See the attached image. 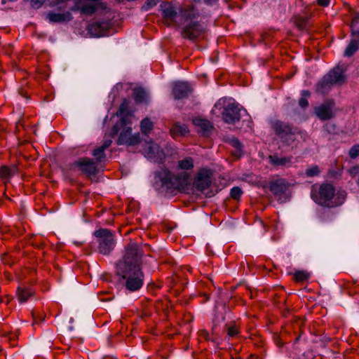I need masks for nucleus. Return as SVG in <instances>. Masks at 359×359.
<instances>
[{
    "instance_id": "1",
    "label": "nucleus",
    "mask_w": 359,
    "mask_h": 359,
    "mask_svg": "<svg viewBox=\"0 0 359 359\" xmlns=\"http://www.w3.org/2000/svg\"><path fill=\"white\" fill-rule=\"evenodd\" d=\"M128 102L124 101L120 106L117 116L121 117V124L123 125L121 131L117 140L118 144H126L128 146H134L137 144L140 141L139 133H132V128L126 126L131 123L128 120L132 118L133 115L128 112Z\"/></svg>"
},
{
    "instance_id": "2",
    "label": "nucleus",
    "mask_w": 359,
    "mask_h": 359,
    "mask_svg": "<svg viewBox=\"0 0 359 359\" xmlns=\"http://www.w3.org/2000/svg\"><path fill=\"white\" fill-rule=\"evenodd\" d=\"M117 269V274L125 281L127 290L135 292L140 290L143 285L144 275L141 266L125 267L121 266Z\"/></svg>"
},
{
    "instance_id": "3",
    "label": "nucleus",
    "mask_w": 359,
    "mask_h": 359,
    "mask_svg": "<svg viewBox=\"0 0 359 359\" xmlns=\"http://www.w3.org/2000/svg\"><path fill=\"white\" fill-rule=\"evenodd\" d=\"M143 251L135 243H130L125 248L122 259L117 264L116 268L140 266Z\"/></svg>"
},
{
    "instance_id": "4",
    "label": "nucleus",
    "mask_w": 359,
    "mask_h": 359,
    "mask_svg": "<svg viewBox=\"0 0 359 359\" xmlns=\"http://www.w3.org/2000/svg\"><path fill=\"white\" fill-rule=\"evenodd\" d=\"M161 8L163 18L168 26L182 25L190 12V10L187 9L181 10L178 12L179 9L170 4H164L161 5Z\"/></svg>"
},
{
    "instance_id": "5",
    "label": "nucleus",
    "mask_w": 359,
    "mask_h": 359,
    "mask_svg": "<svg viewBox=\"0 0 359 359\" xmlns=\"http://www.w3.org/2000/svg\"><path fill=\"white\" fill-rule=\"evenodd\" d=\"M94 236L97 239L98 251L104 255H109L116 245L112 232L107 229H100L94 232Z\"/></svg>"
},
{
    "instance_id": "6",
    "label": "nucleus",
    "mask_w": 359,
    "mask_h": 359,
    "mask_svg": "<svg viewBox=\"0 0 359 359\" xmlns=\"http://www.w3.org/2000/svg\"><path fill=\"white\" fill-rule=\"evenodd\" d=\"M335 189L332 184H323L318 189H313L311 197L313 201L321 205L332 207L335 203L332 201L334 196Z\"/></svg>"
},
{
    "instance_id": "7",
    "label": "nucleus",
    "mask_w": 359,
    "mask_h": 359,
    "mask_svg": "<svg viewBox=\"0 0 359 359\" xmlns=\"http://www.w3.org/2000/svg\"><path fill=\"white\" fill-rule=\"evenodd\" d=\"M196 15L197 13L192 9L190 10V12L182 24V34L186 38L195 39L199 36L205 30V27L203 25L194 20Z\"/></svg>"
},
{
    "instance_id": "8",
    "label": "nucleus",
    "mask_w": 359,
    "mask_h": 359,
    "mask_svg": "<svg viewBox=\"0 0 359 359\" xmlns=\"http://www.w3.org/2000/svg\"><path fill=\"white\" fill-rule=\"evenodd\" d=\"M273 128L281 141L287 145L292 144L299 134L297 128H292L290 126L280 121L275 122Z\"/></svg>"
},
{
    "instance_id": "9",
    "label": "nucleus",
    "mask_w": 359,
    "mask_h": 359,
    "mask_svg": "<svg viewBox=\"0 0 359 359\" xmlns=\"http://www.w3.org/2000/svg\"><path fill=\"white\" fill-rule=\"evenodd\" d=\"M101 166L97 163L88 158H83L76 161L70 168L72 170L80 171L88 176L95 175Z\"/></svg>"
},
{
    "instance_id": "10",
    "label": "nucleus",
    "mask_w": 359,
    "mask_h": 359,
    "mask_svg": "<svg viewBox=\"0 0 359 359\" xmlns=\"http://www.w3.org/2000/svg\"><path fill=\"white\" fill-rule=\"evenodd\" d=\"M142 152L146 158L154 161L160 162L165 158L163 150L158 144L151 140H145L143 144Z\"/></svg>"
},
{
    "instance_id": "11",
    "label": "nucleus",
    "mask_w": 359,
    "mask_h": 359,
    "mask_svg": "<svg viewBox=\"0 0 359 359\" xmlns=\"http://www.w3.org/2000/svg\"><path fill=\"white\" fill-rule=\"evenodd\" d=\"M211 172L208 169H201L195 177L194 184L196 189L203 191L208 189L211 184Z\"/></svg>"
},
{
    "instance_id": "12",
    "label": "nucleus",
    "mask_w": 359,
    "mask_h": 359,
    "mask_svg": "<svg viewBox=\"0 0 359 359\" xmlns=\"http://www.w3.org/2000/svg\"><path fill=\"white\" fill-rule=\"evenodd\" d=\"M224 121L229 124H235L240 120L241 110L235 104H229L222 112Z\"/></svg>"
},
{
    "instance_id": "13",
    "label": "nucleus",
    "mask_w": 359,
    "mask_h": 359,
    "mask_svg": "<svg viewBox=\"0 0 359 359\" xmlns=\"http://www.w3.org/2000/svg\"><path fill=\"white\" fill-rule=\"evenodd\" d=\"M334 104L332 102H326L314 109L316 116L321 121L329 120L334 116Z\"/></svg>"
},
{
    "instance_id": "14",
    "label": "nucleus",
    "mask_w": 359,
    "mask_h": 359,
    "mask_svg": "<svg viewBox=\"0 0 359 359\" xmlns=\"http://www.w3.org/2000/svg\"><path fill=\"white\" fill-rule=\"evenodd\" d=\"M192 122L194 126L197 128L198 133L203 135H208L213 128L209 121L200 117L193 118Z\"/></svg>"
},
{
    "instance_id": "15",
    "label": "nucleus",
    "mask_w": 359,
    "mask_h": 359,
    "mask_svg": "<svg viewBox=\"0 0 359 359\" xmlns=\"http://www.w3.org/2000/svg\"><path fill=\"white\" fill-rule=\"evenodd\" d=\"M327 79H330L333 85H341L346 81L344 69L339 66L333 68L327 74Z\"/></svg>"
},
{
    "instance_id": "16",
    "label": "nucleus",
    "mask_w": 359,
    "mask_h": 359,
    "mask_svg": "<svg viewBox=\"0 0 359 359\" xmlns=\"http://www.w3.org/2000/svg\"><path fill=\"white\" fill-rule=\"evenodd\" d=\"M191 89L187 83L175 82L172 86V94L175 99H182L187 96Z\"/></svg>"
},
{
    "instance_id": "17",
    "label": "nucleus",
    "mask_w": 359,
    "mask_h": 359,
    "mask_svg": "<svg viewBox=\"0 0 359 359\" xmlns=\"http://www.w3.org/2000/svg\"><path fill=\"white\" fill-rule=\"evenodd\" d=\"M171 180L177 189L184 190L189 184V175L187 172H182L174 176Z\"/></svg>"
},
{
    "instance_id": "18",
    "label": "nucleus",
    "mask_w": 359,
    "mask_h": 359,
    "mask_svg": "<svg viewBox=\"0 0 359 359\" xmlns=\"http://www.w3.org/2000/svg\"><path fill=\"white\" fill-rule=\"evenodd\" d=\"M288 184L284 179H278L271 182L269 189L276 196H280L287 189Z\"/></svg>"
},
{
    "instance_id": "19",
    "label": "nucleus",
    "mask_w": 359,
    "mask_h": 359,
    "mask_svg": "<svg viewBox=\"0 0 359 359\" xmlns=\"http://www.w3.org/2000/svg\"><path fill=\"white\" fill-rule=\"evenodd\" d=\"M112 140L111 139H106L104 140L103 144L95 148L93 151V155L96 159V163L100 165L106 157L104 150L107 149L111 144Z\"/></svg>"
},
{
    "instance_id": "20",
    "label": "nucleus",
    "mask_w": 359,
    "mask_h": 359,
    "mask_svg": "<svg viewBox=\"0 0 359 359\" xmlns=\"http://www.w3.org/2000/svg\"><path fill=\"white\" fill-rule=\"evenodd\" d=\"M47 18L50 22H60L70 20L72 19V15L69 11L62 13H49L47 15Z\"/></svg>"
},
{
    "instance_id": "21",
    "label": "nucleus",
    "mask_w": 359,
    "mask_h": 359,
    "mask_svg": "<svg viewBox=\"0 0 359 359\" xmlns=\"http://www.w3.org/2000/svg\"><path fill=\"white\" fill-rule=\"evenodd\" d=\"M189 130L187 126L184 124L176 123L170 129V134L173 137L177 136H184L189 133Z\"/></svg>"
},
{
    "instance_id": "22",
    "label": "nucleus",
    "mask_w": 359,
    "mask_h": 359,
    "mask_svg": "<svg viewBox=\"0 0 359 359\" xmlns=\"http://www.w3.org/2000/svg\"><path fill=\"white\" fill-rule=\"evenodd\" d=\"M332 86H334L333 83L330 82V79H327V75H325L318 83L316 90L319 93L325 94L330 90Z\"/></svg>"
},
{
    "instance_id": "23",
    "label": "nucleus",
    "mask_w": 359,
    "mask_h": 359,
    "mask_svg": "<svg viewBox=\"0 0 359 359\" xmlns=\"http://www.w3.org/2000/svg\"><path fill=\"white\" fill-rule=\"evenodd\" d=\"M270 162L275 165L289 166L292 163L291 157H279L278 156H270Z\"/></svg>"
},
{
    "instance_id": "24",
    "label": "nucleus",
    "mask_w": 359,
    "mask_h": 359,
    "mask_svg": "<svg viewBox=\"0 0 359 359\" xmlns=\"http://www.w3.org/2000/svg\"><path fill=\"white\" fill-rule=\"evenodd\" d=\"M133 96L137 103L146 102L149 98L147 92L142 88H135L133 90Z\"/></svg>"
},
{
    "instance_id": "25",
    "label": "nucleus",
    "mask_w": 359,
    "mask_h": 359,
    "mask_svg": "<svg viewBox=\"0 0 359 359\" xmlns=\"http://www.w3.org/2000/svg\"><path fill=\"white\" fill-rule=\"evenodd\" d=\"M17 172L18 168L15 165H13L11 168L2 166L0 168V177L3 180H8Z\"/></svg>"
},
{
    "instance_id": "26",
    "label": "nucleus",
    "mask_w": 359,
    "mask_h": 359,
    "mask_svg": "<svg viewBox=\"0 0 359 359\" xmlns=\"http://www.w3.org/2000/svg\"><path fill=\"white\" fill-rule=\"evenodd\" d=\"M34 292L29 289L18 287L17 295L20 302H25L29 297L33 295Z\"/></svg>"
},
{
    "instance_id": "27",
    "label": "nucleus",
    "mask_w": 359,
    "mask_h": 359,
    "mask_svg": "<svg viewBox=\"0 0 359 359\" xmlns=\"http://www.w3.org/2000/svg\"><path fill=\"white\" fill-rule=\"evenodd\" d=\"M153 128L154 123L149 118H144L140 123L141 132L144 135L149 134Z\"/></svg>"
},
{
    "instance_id": "28",
    "label": "nucleus",
    "mask_w": 359,
    "mask_h": 359,
    "mask_svg": "<svg viewBox=\"0 0 359 359\" xmlns=\"http://www.w3.org/2000/svg\"><path fill=\"white\" fill-rule=\"evenodd\" d=\"M359 48V43L355 40H351L344 51V55L347 57L351 56Z\"/></svg>"
},
{
    "instance_id": "29",
    "label": "nucleus",
    "mask_w": 359,
    "mask_h": 359,
    "mask_svg": "<svg viewBox=\"0 0 359 359\" xmlns=\"http://www.w3.org/2000/svg\"><path fill=\"white\" fill-rule=\"evenodd\" d=\"M230 144L235 148V150L233 151V156L236 157H240L242 154V144L239 142L238 139L232 138L230 140Z\"/></svg>"
},
{
    "instance_id": "30",
    "label": "nucleus",
    "mask_w": 359,
    "mask_h": 359,
    "mask_svg": "<svg viewBox=\"0 0 359 359\" xmlns=\"http://www.w3.org/2000/svg\"><path fill=\"white\" fill-rule=\"evenodd\" d=\"M178 166L182 170H191L194 167V162L191 158H186L178 162Z\"/></svg>"
},
{
    "instance_id": "31",
    "label": "nucleus",
    "mask_w": 359,
    "mask_h": 359,
    "mask_svg": "<svg viewBox=\"0 0 359 359\" xmlns=\"http://www.w3.org/2000/svg\"><path fill=\"white\" fill-rule=\"evenodd\" d=\"M351 31L353 35L359 36V16L355 17L351 23Z\"/></svg>"
},
{
    "instance_id": "32",
    "label": "nucleus",
    "mask_w": 359,
    "mask_h": 359,
    "mask_svg": "<svg viewBox=\"0 0 359 359\" xmlns=\"http://www.w3.org/2000/svg\"><path fill=\"white\" fill-rule=\"evenodd\" d=\"M294 276L297 281H303L309 277V273L304 271H298L294 273Z\"/></svg>"
},
{
    "instance_id": "33",
    "label": "nucleus",
    "mask_w": 359,
    "mask_h": 359,
    "mask_svg": "<svg viewBox=\"0 0 359 359\" xmlns=\"http://www.w3.org/2000/svg\"><path fill=\"white\" fill-rule=\"evenodd\" d=\"M320 173L319 168L317 165H313L307 168L305 171V174L307 177H314Z\"/></svg>"
},
{
    "instance_id": "34",
    "label": "nucleus",
    "mask_w": 359,
    "mask_h": 359,
    "mask_svg": "<svg viewBox=\"0 0 359 359\" xmlns=\"http://www.w3.org/2000/svg\"><path fill=\"white\" fill-rule=\"evenodd\" d=\"M158 1L159 0H147L142 6V9L144 11H148L152 7L155 6L158 3Z\"/></svg>"
},
{
    "instance_id": "35",
    "label": "nucleus",
    "mask_w": 359,
    "mask_h": 359,
    "mask_svg": "<svg viewBox=\"0 0 359 359\" xmlns=\"http://www.w3.org/2000/svg\"><path fill=\"white\" fill-rule=\"evenodd\" d=\"M242 193L243 192L239 187H235L231 190V196L235 199H238L241 197Z\"/></svg>"
},
{
    "instance_id": "36",
    "label": "nucleus",
    "mask_w": 359,
    "mask_h": 359,
    "mask_svg": "<svg viewBox=\"0 0 359 359\" xmlns=\"http://www.w3.org/2000/svg\"><path fill=\"white\" fill-rule=\"evenodd\" d=\"M349 155L352 158L359 156V145L352 147L349 151Z\"/></svg>"
},
{
    "instance_id": "37",
    "label": "nucleus",
    "mask_w": 359,
    "mask_h": 359,
    "mask_svg": "<svg viewBox=\"0 0 359 359\" xmlns=\"http://www.w3.org/2000/svg\"><path fill=\"white\" fill-rule=\"evenodd\" d=\"M46 0H32V6L34 8H39Z\"/></svg>"
},
{
    "instance_id": "38",
    "label": "nucleus",
    "mask_w": 359,
    "mask_h": 359,
    "mask_svg": "<svg viewBox=\"0 0 359 359\" xmlns=\"http://www.w3.org/2000/svg\"><path fill=\"white\" fill-rule=\"evenodd\" d=\"M299 104L302 108L306 107L309 105L307 99L305 97H301L299 100Z\"/></svg>"
},
{
    "instance_id": "39",
    "label": "nucleus",
    "mask_w": 359,
    "mask_h": 359,
    "mask_svg": "<svg viewBox=\"0 0 359 359\" xmlns=\"http://www.w3.org/2000/svg\"><path fill=\"white\" fill-rule=\"evenodd\" d=\"M238 333V330L235 327H230L228 328V335L231 337H233L236 335Z\"/></svg>"
},
{
    "instance_id": "40",
    "label": "nucleus",
    "mask_w": 359,
    "mask_h": 359,
    "mask_svg": "<svg viewBox=\"0 0 359 359\" xmlns=\"http://www.w3.org/2000/svg\"><path fill=\"white\" fill-rule=\"evenodd\" d=\"M317 2L321 6H327L330 4V0H317Z\"/></svg>"
},
{
    "instance_id": "41",
    "label": "nucleus",
    "mask_w": 359,
    "mask_h": 359,
    "mask_svg": "<svg viewBox=\"0 0 359 359\" xmlns=\"http://www.w3.org/2000/svg\"><path fill=\"white\" fill-rule=\"evenodd\" d=\"M310 92L308 90H304L302 91V97H305L307 99L309 97H310Z\"/></svg>"
},
{
    "instance_id": "42",
    "label": "nucleus",
    "mask_w": 359,
    "mask_h": 359,
    "mask_svg": "<svg viewBox=\"0 0 359 359\" xmlns=\"http://www.w3.org/2000/svg\"><path fill=\"white\" fill-rule=\"evenodd\" d=\"M118 126H114L113 130H112V132L110 134V136L111 137H114L116 134H117L118 131Z\"/></svg>"
},
{
    "instance_id": "43",
    "label": "nucleus",
    "mask_w": 359,
    "mask_h": 359,
    "mask_svg": "<svg viewBox=\"0 0 359 359\" xmlns=\"http://www.w3.org/2000/svg\"><path fill=\"white\" fill-rule=\"evenodd\" d=\"M204 1L207 4H210L213 3L214 1H215L216 0H204ZM191 1L194 2V3H197V2H200L201 0H191Z\"/></svg>"
},
{
    "instance_id": "44",
    "label": "nucleus",
    "mask_w": 359,
    "mask_h": 359,
    "mask_svg": "<svg viewBox=\"0 0 359 359\" xmlns=\"http://www.w3.org/2000/svg\"><path fill=\"white\" fill-rule=\"evenodd\" d=\"M224 102V100H219L215 104V108H217L219 106H221L223 104V103Z\"/></svg>"
},
{
    "instance_id": "45",
    "label": "nucleus",
    "mask_w": 359,
    "mask_h": 359,
    "mask_svg": "<svg viewBox=\"0 0 359 359\" xmlns=\"http://www.w3.org/2000/svg\"><path fill=\"white\" fill-rule=\"evenodd\" d=\"M39 321H43L44 320V317L41 316V317H39V319H38Z\"/></svg>"
},
{
    "instance_id": "46",
    "label": "nucleus",
    "mask_w": 359,
    "mask_h": 359,
    "mask_svg": "<svg viewBox=\"0 0 359 359\" xmlns=\"http://www.w3.org/2000/svg\"><path fill=\"white\" fill-rule=\"evenodd\" d=\"M33 317H34V318H35V317H34V314H33ZM38 323V320L34 319V323H33V325H34V324H36V323Z\"/></svg>"
},
{
    "instance_id": "47",
    "label": "nucleus",
    "mask_w": 359,
    "mask_h": 359,
    "mask_svg": "<svg viewBox=\"0 0 359 359\" xmlns=\"http://www.w3.org/2000/svg\"><path fill=\"white\" fill-rule=\"evenodd\" d=\"M94 26H98V25L97 24L92 25V27H94Z\"/></svg>"
}]
</instances>
